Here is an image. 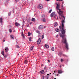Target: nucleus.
<instances>
[{"instance_id":"nucleus-38","label":"nucleus","mask_w":79,"mask_h":79,"mask_svg":"<svg viewBox=\"0 0 79 79\" xmlns=\"http://www.w3.org/2000/svg\"><path fill=\"white\" fill-rule=\"evenodd\" d=\"M48 63H50V60H48Z\"/></svg>"},{"instance_id":"nucleus-25","label":"nucleus","mask_w":79,"mask_h":79,"mask_svg":"<svg viewBox=\"0 0 79 79\" xmlns=\"http://www.w3.org/2000/svg\"><path fill=\"white\" fill-rule=\"evenodd\" d=\"M60 61L61 62H63V61H64V60L63 59H61L60 60Z\"/></svg>"},{"instance_id":"nucleus-36","label":"nucleus","mask_w":79,"mask_h":79,"mask_svg":"<svg viewBox=\"0 0 79 79\" xmlns=\"http://www.w3.org/2000/svg\"><path fill=\"white\" fill-rule=\"evenodd\" d=\"M42 79H45V78H44V76H42Z\"/></svg>"},{"instance_id":"nucleus-58","label":"nucleus","mask_w":79,"mask_h":79,"mask_svg":"<svg viewBox=\"0 0 79 79\" xmlns=\"http://www.w3.org/2000/svg\"><path fill=\"white\" fill-rule=\"evenodd\" d=\"M63 6H62V7H63Z\"/></svg>"},{"instance_id":"nucleus-6","label":"nucleus","mask_w":79,"mask_h":79,"mask_svg":"<svg viewBox=\"0 0 79 79\" xmlns=\"http://www.w3.org/2000/svg\"><path fill=\"white\" fill-rule=\"evenodd\" d=\"M15 25L16 26H17L18 27H19V26H20V24L19 23L16 22L15 23Z\"/></svg>"},{"instance_id":"nucleus-17","label":"nucleus","mask_w":79,"mask_h":79,"mask_svg":"<svg viewBox=\"0 0 79 79\" xmlns=\"http://www.w3.org/2000/svg\"><path fill=\"white\" fill-rule=\"evenodd\" d=\"M1 54H2V55H4V54H5V53H4V51H2V53H1Z\"/></svg>"},{"instance_id":"nucleus-9","label":"nucleus","mask_w":79,"mask_h":79,"mask_svg":"<svg viewBox=\"0 0 79 79\" xmlns=\"http://www.w3.org/2000/svg\"><path fill=\"white\" fill-rule=\"evenodd\" d=\"M0 23L1 24H2L3 23V19L2 18H0Z\"/></svg>"},{"instance_id":"nucleus-24","label":"nucleus","mask_w":79,"mask_h":79,"mask_svg":"<svg viewBox=\"0 0 79 79\" xmlns=\"http://www.w3.org/2000/svg\"><path fill=\"white\" fill-rule=\"evenodd\" d=\"M56 32H58L59 31V29L58 28H56Z\"/></svg>"},{"instance_id":"nucleus-64","label":"nucleus","mask_w":79,"mask_h":79,"mask_svg":"<svg viewBox=\"0 0 79 79\" xmlns=\"http://www.w3.org/2000/svg\"><path fill=\"white\" fill-rule=\"evenodd\" d=\"M54 79H56V78H54Z\"/></svg>"},{"instance_id":"nucleus-3","label":"nucleus","mask_w":79,"mask_h":79,"mask_svg":"<svg viewBox=\"0 0 79 79\" xmlns=\"http://www.w3.org/2000/svg\"><path fill=\"white\" fill-rule=\"evenodd\" d=\"M55 13L53 12L51 14V17H53V16H56V15H55Z\"/></svg>"},{"instance_id":"nucleus-47","label":"nucleus","mask_w":79,"mask_h":79,"mask_svg":"<svg viewBox=\"0 0 79 79\" xmlns=\"http://www.w3.org/2000/svg\"><path fill=\"white\" fill-rule=\"evenodd\" d=\"M62 54H63V53L62 52L60 53V55H62Z\"/></svg>"},{"instance_id":"nucleus-18","label":"nucleus","mask_w":79,"mask_h":79,"mask_svg":"<svg viewBox=\"0 0 79 79\" xmlns=\"http://www.w3.org/2000/svg\"><path fill=\"white\" fill-rule=\"evenodd\" d=\"M3 56H4L5 58H6V57L7 56V55L6 54H4V55H3Z\"/></svg>"},{"instance_id":"nucleus-52","label":"nucleus","mask_w":79,"mask_h":79,"mask_svg":"<svg viewBox=\"0 0 79 79\" xmlns=\"http://www.w3.org/2000/svg\"><path fill=\"white\" fill-rule=\"evenodd\" d=\"M57 76H58V74H57Z\"/></svg>"},{"instance_id":"nucleus-5","label":"nucleus","mask_w":79,"mask_h":79,"mask_svg":"<svg viewBox=\"0 0 79 79\" xmlns=\"http://www.w3.org/2000/svg\"><path fill=\"white\" fill-rule=\"evenodd\" d=\"M5 52H6V53H7V52H8V50H9L8 47H6V48H5Z\"/></svg>"},{"instance_id":"nucleus-45","label":"nucleus","mask_w":79,"mask_h":79,"mask_svg":"<svg viewBox=\"0 0 79 79\" xmlns=\"http://www.w3.org/2000/svg\"><path fill=\"white\" fill-rule=\"evenodd\" d=\"M27 27H29V25H28V24L27 25Z\"/></svg>"},{"instance_id":"nucleus-15","label":"nucleus","mask_w":79,"mask_h":79,"mask_svg":"<svg viewBox=\"0 0 79 79\" xmlns=\"http://www.w3.org/2000/svg\"><path fill=\"white\" fill-rule=\"evenodd\" d=\"M44 70H42L41 71H40V73L41 74H44Z\"/></svg>"},{"instance_id":"nucleus-32","label":"nucleus","mask_w":79,"mask_h":79,"mask_svg":"<svg viewBox=\"0 0 79 79\" xmlns=\"http://www.w3.org/2000/svg\"><path fill=\"white\" fill-rule=\"evenodd\" d=\"M29 40L30 42H31V37H30L29 38Z\"/></svg>"},{"instance_id":"nucleus-34","label":"nucleus","mask_w":79,"mask_h":79,"mask_svg":"<svg viewBox=\"0 0 79 79\" xmlns=\"http://www.w3.org/2000/svg\"><path fill=\"white\" fill-rule=\"evenodd\" d=\"M52 9L50 10L49 12V13H51V12H52Z\"/></svg>"},{"instance_id":"nucleus-51","label":"nucleus","mask_w":79,"mask_h":79,"mask_svg":"<svg viewBox=\"0 0 79 79\" xmlns=\"http://www.w3.org/2000/svg\"><path fill=\"white\" fill-rule=\"evenodd\" d=\"M60 68H61V66L60 65Z\"/></svg>"},{"instance_id":"nucleus-27","label":"nucleus","mask_w":79,"mask_h":79,"mask_svg":"<svg viewBox=\"0 0 79 79\" xmlns=\"http://www.w3.org/2000/svg\"><path fill=\"white\" fill-rule=\"evenodd\" d=\"M51 50H52V51H54V47H52V48Z\"/></svg>"},{"instance_id":"nucleus-13","label":"nucleus","mask_w":79,"mask_h":79,"mask_svg":"<svg viewBox=\"0 0 79 79\" xmlns=\"http://www.w3.org/2000/svg\"><path fill=\"white\" fill-rule=\"evenodd\" d=\"M31 21L33 22H35V19L34 18H32L31 19Z\"/></svg>"},{"instance_id":"nucleus-48","label":"nucleus","mask_w":79,"mask_h":79,"mask_svg":"<svg viewBox=\"0 0 79 79\" xmlns=\"http://www.w3.org/2000/svg\"><path fill=\"white\" fill-rule=\"evenodd\" d=\"M50 0H47V2H48Z\"/></svg>"},{"instance_id":"nucleus-4","label":"nucleus","mask_w":79,"mask_h":79,"mask_svg":"<svg viewBox=\"0 0 79 79\" xmlns=\"http://www.w3.org/2000/svg\"><path fill=\"white\" fill-rule=\"evenodd\" d=\"M41 42V40H40V38L38 39V40L37 41V44L38 45H39L40 44V42Z\"/></svg>"},{"instance_id":"nucleus-57","label":"nucleus","mask_w":79,"mask_h":79,"mask_svg":"<svg viewBox=\"0 0 79 79\" xmlns=\"http://www.w3.org/2000/svg\"><path fill=\"white\" fill-rule=\"evenodd\" d=\"M43 52H42V53H43Z\"/></svg>"},{"instance_id":"nucleus-53","label":"nucleus","mask_w":79,"mask_h":79,"mask_svg":"<svg viewBox=\"0 0 79 79\" xmlns=\"http://www.w3.org/2000/svg\"><path fill=\"white\" fill-rule=\"evenodd\" d=\"M56 0V1H60V0Z\"/></svg>"},{"instance_id":"nucleus-40","label":"nucleus","mask_w":79,"mask_h":79,"mask_svg":"<svg viewBox=\"0 0 79 79\" xmlns=\"http://www.w3.org/2000/svg\"><path fill=\"white\" fill-rule=\"evenodd\" d=\"M47 68V66H45L44 67V69H45V68Z\"/></svg>"},{"instance_id":"nucleus-37","label":"nucleus","mask_w":79,"mask_h":79,"mask_svg":"<svg viewBox=\"0 0 79 79\" xmlns=\"http://www.w3.org/2000/svg\"><path fill=\"white\" fill-rule=\"evenodd\" d=\"M10 32H12V30L11 29H10L9 31Z\"/></svg>"},{"instance_id":"nucleus-42","label":"nucleus","mask_w":79,"mask_h":79,"mask_svg":"<svg viewBox=\"0 0 79 79\" xmlns=\"http://www.w3.org/2000/svg\"><path fill=\"white\" fill-rule=\"evenodd\" d=\"M58 74H60V70L58 71Z\"/></svg>"},{"instance_id":"nucleus-43","label":"nucleus","mask_w":79,"mask_h":79,"mask_svg":"<svg viewBox=\"0 0 79 79\" xmlns=\"http://www.w3.org/2000/svg\"><path fill=\"white\" fill-rule=\"evenodd\" d=\"M44 28L45 29V28H46V27L45 26H44Z\"/></svg>"},{"instance_id":"nucleus-39","label":"nucleus","mask_w":79,"mask_h":79,"mask_svg":"<svg viewBox=\"0 0 79 79\" xmlns=\"http://www.w3.org/2000/svg\"><path fill=\"white\" fill-rule=\"evenodd\" d=\"M15 2H19V0H15Z\"/></svg>"},{"instance_id":"nucleus-55","label":"nucleus","mask_w":79,"mask_h":79,"mask_svg":"<svg viewBox=\"0 0 79 79\" xmlns=\"http://www.w3.org/2000/svg\"><path fill=\"white\" fill-rule=\"evenodd\" d=\"M33 79H34V77H33Z\"/></svg>"},{"instance_id":"nucleus-46","label":"nucleus","mask_w":79,"mask_h":79,"mask_svg":"<svg viewBox=\"0 0 79 79\" xmlns=\"http://www.w3.org/2000/svg\"><path fill=\"white\" fill-rule=\"evenodd\" d=\"M60 1H61V2H63V0H60Z\"/></svg>"},{"instance_id":"nucleus-10","label":"nucleus","mask_w":79,"mask_h":79,"mask_svg":"<svg viewBox=\"0 0 79 79\" xmlns=\"http://www.w3.org/2000/svg\"><path fill=\"white\" fill-rule=\"evenodd\" d=\"M10 39H14V36L12 35H10Z\"/></svg>"},{"instance_id":"nucleus-16","label":"nucleus","mask_w":79,"mask_h":79,"mask_svg":"<svg viewBox=\"0 0 79 79\" xmlns=\"http://www.w3.org/2000/svg\"><path fill=\"white\" fill-rule=\"evenodd\" d=\"M8 3H9V1L8 0H6V4H8Z\"/></svg>"},{"instance_id":"nucleus-59","label":"nucleus","mask_w":79,"mask_h":79,"mask_svg":"<svg viewBox=\"0 0 79 79\" xmlns=\"http://www.w3.org/2000/svg\"><path fill=\"white\" fill-rule=\"evenodd\" d=\"M30 24H32V23H30Z\"/></svg>"},{"instance_id":"nucleus-11","label":"nucleus","mask_w":79,"mask_h":79,"mask_svg":"<svg viewBox=\"0 0 79 79\" xmlns=\"http://www.w3.org/2000/svg\"><path fill=\"white\" fill-rule=\"evenodd\" d=\"M58 25V23H56L54 24V27H55L56 26H57Z\"/></svg>"},{"instance_id":"nucleus-54","label":"nucleus","mask_w":79,"mask_h":79,"mask_svg":"<svg viewBox=\"0 0 79 79\" xmlns=\"http://www.w3.org/2000/svg\"><path fill=\"white\" fill-rule=\"evenodd\" d=\"M54 73H55V71L54 72Z\"/></svg>"},{"instance_id":"nucleus-33","label":"nucleus","mask_w":79,"mask_h":79,"mask_svg":"<svg viewBox=\"0 0 79 79\" xmlns=\"http://www.w3.org/2000/svg\"><path fill=\"white\" fill-rule=\"evenodd\" d=\"M25 64H27V60H25Z\"/></svg>"},{"instance_id":"nucleus-50","label":"nucleus","mask_w":79,"mask_h":79,"mask_svg":"<svg viewBox=\"0 0 79 79\" xmlns=\"http://www.w3.org/2000/svg\"><path fill=\"white\" fill-rule=\"evenodd\" d=\"M56 37H58V35H57Z\"/></svg>"},{"instance_id":"nucleus-7","label":"nucleus","mask_w":79,"mask_h":79,"mask_svg":"<svg viewBox=\"0 0 79 79\" xmlns=\"http://www.w3.org/2000/svg\"><path fill=\"white\" fill-rule=\"evenodd\" d=\"M39 29H42L43 28V26L42 25H40L39 26Z\"/></svg>"},{"instance_id":"nucleus-49","label":"nucleus","mask_w":79,"mask_h":79,"mask_svg":"<svg viewBox=\"0 0 79 79\" xmlns=\"http://www.w3.org/2000/svg\"><path fill=\"white\" fill-rule=\"evenodd\" d=\"M3 41L4 42H5V40H3Z\"/></svg>"},{"instance_id":"nucleus-23","label":"nucleus","mask_w":79,"mask_h":79,"mask_svg":"<svg viewBox=\"0 0 79 79\" xmlns=\"http://www.w3.org/2000/svg\"><path fill=\"white\" fill-rule=\"evenodd\" d=\"M63 73V72L61 70H60V74H61Z\"/></svg>"},{"instance_id":"nucleus-28","label":"nucleus","mask_w":79,"mask_h":79,"mask_svg":"<svg viewBox=\"0 0 79 79\" xmlns=\"http://www.w3.org/2000/svg\"><path fill=\"white\" fill-rule=\"evenodd\" d=\"M45 78L47 79H48V76H46L45 77Z\"/></svg>"},{"instance_id":"nucleus-20","label":"nucleus","mask_w":79,"mask_h":79,"mask_svg":"<svg viewBox=\"0 0 79 79\" xmlns=\"http://www.w3.org/2000/svg\"><path fill=\"white\" fill-rule=\"evenodd\" d=\"M41 17H42V18H45V15H42Z\"/></svg>"},{"instance_id":"nucleus-35","label":"nucleus","mask_w":79,"mask_h":79,"mask_svg":"<svg viewBox=\"0 0 79 79\" xmlns=\"http://www.w3.org/2000/svg\"><path fill=\"white\" fill-rule=\"evenodd\" d=\"M42 36V39H44V34H43Z\"/></svg>"},{"instance_id":"nucleus-41","label":"nucleus","mask_w":79,"mask_h":79,"mask_svg":"<svg viewBox=\"0 0 79 79\" xmlns=\"http://www.w3.org/2000/svg\"><path fill=\"white\" fill-rule=\"evenodd\" d=\"M47 75H46V76H50V74H47Z\"/></svg>"},{"instance_id":"nucleus-12","label":"nucleus","mask_w":79,"mask_h":79,"mask_svg":"<svg viewBox=\"0 0 79 79\" xmlns=\"http://www.w3.org/2000/svg\"><path fill=\"white\" fill-rule=\"evenodd\" d=\"M44 46L46 47V48H49V46L48 45H47L46 44Z\"/></svg>"},{"instance_id":"nucleus-1","label":"nucleus","mask_w":79,"mask_h":79,"mask_svg":"<svg viewBox=\"0 0 79 79\" xmlns=\"http://www.w3.org/2000/svg\"><path fill=\"white\" fill-rule=\"evenodd\" d=\"M63 12L61 11V9H60V15H61V18H63L64 19L63 20H62L61 21V27H60V29H61V33H62V35H60V36L61 37H62L63 40L62 42L64 43V44H68L67 43V41H66V38H64V37L66 36L65 34V32H66V29H64V20H65V17L63 16Z\"/></svg>"},{"instance_id":"nucleus-26","label":"nucleus","mask_w":79,"mask_h":79,"mask_svg":"<svg viewBox=\"0 0 79 79\" xmlns=\"http://www.w3.org/2000/svg\"><path fill=\"white\" fill-rule=\"evenodd\" d=\"M28 36H31V33L28 32Z\"/></svg>"},{"instance_id":"nucleus-62","label":"nucleus","mask_w":79,"mask_h":79,"mask_svg":"<svg viewBox=\"0 0 79 79\" xmlns=\"http://www.w3.org/2000/svg\"><path fill=\"white\" fill-rule=\"evenodd\" d=\"M52 74V73H50V74Z\"/></svg>"},{"instance_id":"nucleus-19","label":"nucleus","mask_w":79,"mask_h":79,"mask_svg":"<svg viewBox=\"0 0 79 79\" xmlns=\"http://www.w3.org/2000/svg\"><path fill=\"white\" fill-rule=\"evenodd\" d=\"M24 25V20H23V26L22 27H23V26Z\"/></svg>"},{"instance_id":"nucleus-63","label":"nucleus","mask_w":79,"mask_h":79,"mask_svg":"<svg viewBox=\"0 0 79 79\" xmlns=\"http://www.w3.org/2000/svg\"><path fill=\"white\" fill-rule=\"evenodd\" d=\"M61 19V18H60V19Z\"/></svg>"},{"instance_id":"nucleus-56","label":"nucleus","mask_w":79,"mask_h":79,"mask_svg":"<svg viewBox=\"0 0 79 79\" xmlns=\"http://www.w3.org/2000/svg\"><path fill=\"white\" fill-rule=\"evenodd\" d=\"M62 4H63V2H62Z\"/></svg>"},{"instance_id":"nucleus-61","label":"nucleus","mask_w":79,"mask_h":79,"mask_svg":"<svg viewBox=\"0 0 79 79\" xmlns=\"http://www.w3.org/2000/svg\"><path fill=\"white\" fill-rule=\"evenodd\" d=\"M57 19H58V17L57 18Z\"/></svg>"},{"instance_id":"nucleus-60","label":"nucleus","mask_w":79,"mask_h":79,"mask_svg":"<svg viewBox=\"0 0 79 79\" xmlns=\"http://www.w3.org/2000/svg\"><path fill=\"white\" fill-rule=\"evenodd\" d=\"M13 13H14V11L13 12Z\"/></svg>"},{"instance_id":"nucleus-2","label":"nucleus","mask_w":79,"mask_h":79,"mask_svg":"<svg viewBox=\"0 0 79 79\" xmlns=\"http://www.w3.org/2000/svg\"><path fill=\"white\" fill-rule=\"evenodd\" d=\"M56 5L57 6H56V10L57 13L59 14V16H60V4L56 3Z\"/></svg>"},{"instance_id":"nucleus-30","label":"nucleus","mask_w":79,"mask_h":79,"mask_svg":"<svg viewBox=\"0 0 79 79\" xmlns=\"http://www.w3.org/2000/svg\"><path fill=\"white\" fill-rule=\"evenodd\" d=\"M8 15H9V16H10V15H11V12H9Z\"/></svg>"},{"instance_id":"nucleus-21","label":"nucleus","mask_w":79,"mask_h":79,"mask_svg":"<svg viewBox=\"0 0 79 79\" xmlns=\"http://www.w3.org/2000/svg\"><path fill=\"white\" fill-rule=\"evenodd\" d=\"M36 32L38 33L39 34H40V31H36Z\"/></svg>"},{"instance_id":"nucleus-29","label":"nucleus","mask_w":79,"mask_h":79,"mask_svg":"<svg viewBox=\"0 0 79 79\" xmlns=\"http://www.w3.org/2000/svg\"><path fill=\"white\" fill-rule=\"evenodd\" d=\"M16 46L17 48H19V46L18 45H16Z\"/></svg>"},{"instance_id":"nucleus-31","label":"nucleus","mask_w":79,"mask_h":79,"mask_svg":"<svg viewBox=\"0 0 79 79\" xmlns=\"http://www.w3.org/2000/svg\"><path fill=\"white\" fill-rule=\"evenodd\" d=\"M22 36L23 37V38H24V34H23V33H22Z\"/></svg>"},{"instance_id":"nucleus-22","label":"nucleus","mask_w":79,"mask_h":79,"mask_svg":"<svg viewBox=\"0 0 79 79\" xmlns=\"http://www.w3.org/2000/svg\"><path fill=\"white\" fill-rule=\"evenodd\" d=\"M42 21L43 22H46V20H45V18H44L43 19Z\"/></svg>"},{"instance_id":"nucleus-44","label":"nucleus","mask_w":79,"mask_h":79,"mask_svg":"<svg viewBox=\"0 0 79 79\" xmlns=\"http://www.w3.org/2000/svg\"><path fill=\"white\" fill-rule=\"evenodd\" d=\"M41 66H44V64H42L41 65Z\"/></svg>"},{"instance_id":"nucleus-8","label":"nucleus","mask_w":79,"mask_h":79,"mask_svg":"<svg viewBox=\"0 0 79 79\" xmlns=\"http://www.w3.org/2000/svg\"><path fill=\"white\" fill-rule=\"evenodd\" d=\"M39 8H40V9H42L43 8V6L42 5H40L39 6Z\"/></svg>"},{"instance_id":"nucleus-14","label":"nucleus","mask_w":79,"mask_h":79,"mask_svg":"<svg viewBox=\"0 0 79 79\" xmlns=\"http://www.w3.org/2000/svg\"><path fill=\"white\" fill-rule=\"evenodd\" d=\"M33 48H34V46H32L30 49L31 51H32L33 50Z\"/></svg>"}]
</instances>
